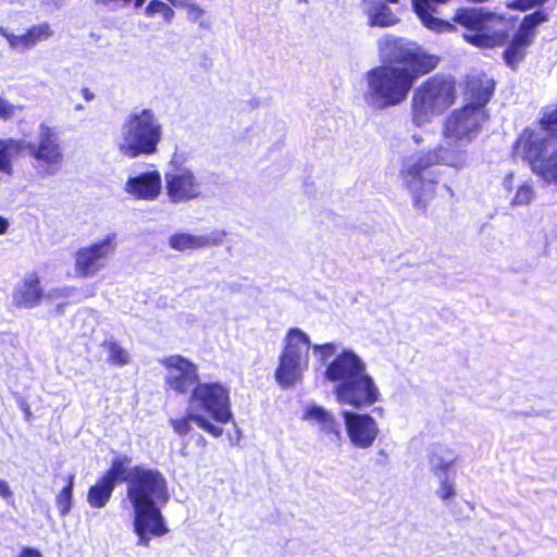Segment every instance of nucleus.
<instances>
[{
	"mask_svg": "<svg viewBox=\"0 0 557 557\" xmlns=\"http://www.w3.org/2000/svg\"><path fill=\"white\" fill-rule=\"evenodd\" d=\"M28 154L40 176L48 177L60 172L64 161L63 146L57 128L49 122L39 123L37 141H29Z\"/></svg>",
	"mask_w": 557,
	"mask_h": 557,
	"instance_id": "ddd939ff",
	"label": "nucleus"
},
{
	"mask_svg": "<svg viewBox=\"0 0 557 557\" xmlns=\"http://www.w3.org/2000/svg\"><path fill=\"white\" fill-rule=\"evenodd\" d=\"M42 295L39 277L33 273L26 275L15 285L12 302L17 308L30 309L39 305Z\"/></svg>",
	"mask_w": 557,
	"mask_h": 557,
	"instance_id": "b1692460",
	"label": "nucleus"
},
{
	"mask_svg": "<svg viewBox=\"0 0 557 557\" xmlns=\"http://www.w3.org/2000/svg\"><path fill=\"white\" fill-rule=\"evenodd\" d=\"M9 225H10V223H9L8 219L0 215V235H3L7 233Z\"/></svg>",
	"mask_w": 557,
	"mask_h": 557,
	"instance_id": "de8ad7c7",
	"label": "nucleus"
},
{
	"mask_svg": "<svg viewBox=\"0 0 557 557\" xmlns=\"http://www.w3.org/2000/svg\"><path fill=\"white\" fill-rule=\"evenodd\" d=\"M81 95L86 101H92L95 99V94L87 87L81 90Z\"/></svg>",
	"mask_w": 557,
	"mask_h": 557,
	"instance_id": "49530a36",
	"label": "nucleus"
},
{
	"mask_svg": "<svg viewBox=\"0 0 557 557\" xmlns=\"http://www.w3.org/2000/svg\"><path fill=\"white\" fill-rule=\"evenodd\" d=\"M542 123L546 124L547 126L557 125V107L544 114Z\"/></svg>",
	"mask_w": 557,
	"mask_h": 557,
	"instance_id": "ea45409f",
	"label": "nucleus"
},
{
	"mask_svg": "<svg viewBox=\"0 0 557 557\" xmlns=\"http://www.w3.org/2000/svg\"><path fill=\"white\" fill-rule=\"evenodd\" d=\"M131 461V458L127 456L115 457L112 461L110 469L103 474V476L106 478V480H109L114 485L119 480L127 482L126 476L129 470L133 469L129 468Z\"/></svg>",
	"mask_w": 557,
	"mask_h": 557,
	"instance_id": "c756f323",
	"label": "nucleus"
},
{
	"mask_svg": "<svg viewBox=\"0 0 557 557\" xmlns=\"http://www.w3.org/2000/svg\"><path fill=\"white\" fill-rule=\"evenodd\" d=\"M126 479L127 498L132 506H157L168 502L166 480L159 470L136 466Z\"/></svg>",
	"mask_w": 557,
	"mask_h": 557,
	"instance_id": "f8f14e48",
	"label": "nucleus"
},
{
	"mask_svg": "<svg viewBox=\"0 0 557 557\" xmlns=\"http://www.w3.org/2000/svg\"><path fill=\"white\" fill-rule=\"evenodd\" d=\"M467 145L451 141L446 147L437 146L404 159L400 178L410 193L416 207L425 208L435 196L436 178L434 172L429 169L437 164L456 170L465 168L469 160Z\"/></svg>",
	"mask_w": 557,
	"mask_h": 557,
	"instance_id": "f257e3e1",
	"label": "nucleus"
},
{
	"mask_svg": "<svg viewBox=\"0 0 557 557\" xmlns=\"http://www.w3.org/2000/svg\"><path fill=\"white\" fill-rule=\"evenodd\" d=\"M412 139L416 144H421L423 141L422 137L420 135H413Z\"/></svg>",
	"mask_w": 557,
	"mask_h": 557,
	"instance_id": "8fccbe9b",
	"label": "nucleus"
},
{
	"mask_svg": "<svg viewBox=\"0 0 557 557\" xmlns=\"http://www.w3.org/2000/svg\"><path fill=\"white\" fill-rule=\"evenodd\" d=\"M420 76L413 70L395 64L375 66L366 74L364 102L374 110L396 107L408 98Z\"/></svg>",
	"mask_w": 557,
	"mask_h": 557,
	"instance_id": "20e7f679",
	"label": "nucleus"
},
{
	"mask_svg": "<svg viewBox=\"0 0 557 557\" xmlns=\"http://www.w3.org/2000/svg\"><path fill=\"white\" fill-rule=\"evenodd\" d=\"M453 22L466 28L465 41L478 48L500 46L507 38L506 21L479 8L458 9Z\"/></svg>",
	"mask_w": 557,
	"mask_h": 557,
	"instance_id": "6e6552de",
	"label": "nucleus"
},
{
	"mask_svg": "<svg viewBox=\"0 0 557 557\" xmlns=\"http://www.w3.org/2000/svg\"><path fill=\"white\" fill-rule=\"evenodd\" d=\"M184 7L187 9V18L191 22L202 25V16L205 11L197 3H186Z\"/></svg>",
	"mask_w": 557,
	"mask_h": 557,
	"instance_id": "e433bc0d",
	"label": "nucleus"
},
{
	"mask_svg": "<svg viewBox=\"0 0 557 557\" xmlns=\"http://www.w3.org/2000/svg\"><path fill=\"white\" fill-rule=\"evenodd\" d=\"M367 16L371 26L389 27L399 22V18L383 2H369Z\"/></svg>",
	"mask_w": 557,
	"mask_h": 557,
	"instance_id": "cd10ccee",
	"label": "nucleus"
},
{
	"mask_svg": "<svg viewBox=\"0 0 557 557\" xmlns=\"http://www.w3.org/2000/svg\"><path fill=\"white\" fill-rule=\"evenodd\" d=\"M283 344L274 376L282 388H289L302 379L308 369L311 342L302 330L293 327L287 331Z\"/></svg>",
	"mask_w": 557,
	"mask_h": 557,
	"instance_id": "9d476101",
	"label": "nucleus"
},
{
	"mask_svg": "<svg viewBox=\"0 0 557 557\" xmlns=\"http://www.w3.org/2000/svg\"><path fill=\"white\" fill-rule=\"evenodd\" d=\"M170 423L176 434L187 435L191 431V423H194L189 414V406H187L186 416L172 419Z\"/></svg>",
	"mask_w": 557,
	"mask_h": 557,
	"instance_id": "f704fd0d",
	"label": "nucleus"
},
{
	"mask_svg": "<svg viewBox=\"0 0 557 557\" xmlns=\"http://www.w3.org/2000/svg\"><path fill=\"white\" fill-rule=\"evenodd\" d=\"M117 247L116 234H107L103 238L79 247L74 255L76 276L88 278L96 276L107 268Z\"/></svg>",
	"mask_w": 557,
	"mask_h": 557,
	"instance_id": "4468645a",
	"label": "nucleus"
},
{
	"mask_svg": "<svg viewBox=\"0 0 557 557\" xmlns=\"http://www.w3.org/2000/svg\"><path fill=\"white\" fill-rule=\"evenodd\" d=\"M144 14L148 18L160 16L168 24L172 23L175 16L174 10L168 3L161 0H151L146 5Z\"/></svg>",
	"mask_w": 557,
	"mask_h": 557,
	"instance_id": "7c9ffc66",
	"label": "nucleus"
},
{
	"mask_svg": "<svg viewBox=\"0 0 557 557\" xmlns=\"http://www.w3.org/2000/svg\"><path fill=\"white\" fill-rule=\"evenodd\" d=\"M313 354L320 358V361L325 362L330 357L334 356L337 351V346L334 343L315 344L311 345Z\"/></svg>",
	"mask_w": 557,
	"mask_h": 557,
	"instance_id": "c9c22d12",
	"label": "nucleus"
},
{
	"mask_svg": "<svg viewBox=\"0 0 557 557\" xmlns=\"http://www.w3.org/2000/svg\"><path fill=\"white\" fill-rule=\"evenodd\" d=\"M0 496L3 499H9L12 497V491L9 486V483L2 479H0Z\"/></svg>",
	"mask_w": 557,
	"mask_h": 557,
	"instance_id": "79ce46f5",
	"label": "nucleus"
},
{
	"mask_svg": "<svg viewBox=\"0 0 557 557\" xmlns=\"http://www.w3.org/2000/svg\"><path fill=\"white\" fill-rule=\"evenodd\" d=\"M302 420L315 428L331 443L338 444L342 438L341 424L333 412L318 405H308Z\"/></svg>",
	"mask_w": 557,
	"mask_h": 557,
	"instance_id": "4be33fe9",
	"label": "nucleus"
},
{
	"mask_svg": "<svg viewBox=\"0 0 557 557\" xmlns=\"http://www.w3.org/2000/svg\"><path fill=\"white\" fill-rule=\"evenodd\" d=\"M103 3H110V2H114V3H117L120 5H128V4H134L135 8H139L144 4L145 0H101Z\"/></svg>",
	"mask_w": 557,
	"mask_h": 557,
	"instance_id": "a19ab883",
	"label": "nucleus"
},
{
	"mask_svg": "<svg viewBox=\"0 0 557 557\" xmlns=\"http://www.w3.org/2000/svg\"><path fill=\"white\" fill-rule=\"evenodd\" d=\"M29 141L26 139L7 138L0 139V172L11 174L12 161L24 151L28 152Z\"/></svg>",
	"mask_w": 557,
	"mask_h": 557,
	"instance_id": "a878e982",
	"label": "nucleus"
},
{
	"mask_svg": "<svg viewBox=\"0 0 557 557\" xmlns=\"http://www.w3.org/2000/svg\"><path fill=\"white\" fill-rule=\"evenodd\" d=\"M18 557H42L39 550L30 547H25Z\"/></svg>",
	"mask_w": 557,
	"mask_h": 557,
	"instance_id": "c03bdc74",
	"label": "nucleus"
},
{
	"mask_svg": "<svg viewBox=\"0 0 557 557\" xmlns=\"http://www.w3.org/2000/svg\"><path fill=\"white\" fill-rule=\"evenodd\" d=\"M71 293H72L71 288H61V289L53 290L49 296L55 297V298L57 297H69Z\"/></svg>",
	"mask_w": 557,
	"mask_h": 557,
	"instance_id": "a18cd8bd",
	"label": "nucleus"
},
{
	"mask_svg": "<svg viewBox=\"0 0 557 557\" xmlns=\"http://www.w3.org/2000/svg\"><path fill=\"white\" fill-rule=\"evenodd\" d=\"M456 99L455 83L449 77L432 76L422 83L411 100L412 121L417 126L430 123L449 108Z\"/></svg>",
	"mask_w": 557,
	"mask_h": 557,
	"instance_id": "1a4fd4ad",
	"label": "nucleus"
},
{
	"mask_svg": "<svg viewBox=\"0 0 557 557\" xmlns=\"http://www.w3.org/2000/svg\"><path fill=\"white\" fill-rule=\"evenodd\" d=\"M377 50L384 64L407 67L421 75L431 72L438 62L437 57L428 53L416 42L392 35L383 36L377 40Z\"/></svg>",
	"mask_w": 557,
	"mask_h": 557,
	"instance_id": "9b49d317",
	"label": "nucleus"
},
{
	"mask_svg": "<svg viewBox=\"0 0 557 557\" xmlns=\"http://www.w3.org/2000/svg\"><path fill=\"white\" fill-rule=\"evenodd\" d=\"M0 35L5 38L11 49L25 52L52 38L54 30L48 22H41L28 27L22 34L11 33L8 28L0 26Z\"/></svg>",
	"mask_w": 557,
	"mask_h": 557,
	"instance_id": "aec40b11",
	"label": "nucleus"
},
{
	"mask_svg": "<svg viewBox=\"0 0 557 557\" xmlns=\"http://www.w3.org/2000/svg\"><path fill=\"white\" fill-rule=\"evenodd\" d=\"M513 186H515V174L512 172H510L505 175V177L503 180V187L506 190L511 191L513 189Z\"/></svg>",
	"mask_w": 557,
	"mask_h": 557,
	"instance_id": "37998d69",
	"label": "nucleus"
},
{
	"mask_svg": "<svg viewBox=\"0 0 557 557\" xmlns=\"http://www.w3.org/2000/svg\"><path fill=\"white\" fill-rule=\"evenodd\" d=\"M188 406L194 423L214 437L222 436L223 429L213 422L225 424L233 418L230 391L219 382H199L190 393Z\"/></svg>",
	"mask_w": 557,
	"mask_h": 557,
	"instance_id": "39448f33",
	"label": "nucleus"
},
{
	"mask_svg": "<svg viewBox=\"0 0 557 557\" xmlns=\"http://www.w3.org/2000/svg\"><path fill=\"white\" fill-rule=\"evenodd\" d=\"M438 480V486L435 491L436 496L446 502L456 495V485L449 475L435 476Z\"/></svg>",
	"mask_w": 557,
	"mask_h": 557,
	"instance_id": "473e14b6",
	"label": "nucleus"
},
{
	"mask_svg": "<svg viewBox=\"0 0 557 557\" xmlns=\"http://www.w3.org/2000/svg\"><path fill=\"white\" fill-rule=\"evenodd\" d=\"M174 7H184L188 0H168Z\"/></svg>",
	"mask_w": 557,
	"mask_h": 557,
	"instance_id": "09e8293b",
	"label": "nucleus"
},
{
	"mask_svg": "<svg viewBox=\"0 0 557 557\" xmlns=\"http://www.w3.org/2000/svg\"><path fill=\"white\" fill-rule=\"evenodd\" d=\"M324 377L337 383L334 396L338 405L352 409L368 408L381 398V393L367 371L366 362L352 350L343 349L326 366Z\"/></svg>",
	"mask_w": 557,
	"mask_h": 557,
	"instance_id": "f03ea898",
	"label": "nucleus"
},
{
	"mask_svg": "<svg viewBox=\"0 0 557 557\" xmlns=\"http://www.w3.org/2000/svg\"><path fill=\"white\" fill-rule=\"evenodd\" d=\"M74 475H69L67 484L62 488V491L57 495V505L59 512L62 517L66 516L72 508V497H73V483Z\"/></svg>",
	"mask_w": 557,
	"mask_h": 557,
	"instance_id": "2f4dec72",
	"label": "nucleus"
},
{
	"mask_svg": "<svg viewBox=\"0 0 557 557\" xmlns=\"http://www.w3.org/2000/svg\"><path fill=\"white\" fill-rule=\"evenodd\" d=\"M134 531L138 545L148 546L153 536H162L168 532L160 509L157 506H133Z\"/></svg>",
	"mask_w": 557,
	"mask_h": 557,
	"instance_id": "a211bd4d",
	"label": "nucleus"
},
{
	"mask_svg": "<svg viewBox=\"0 0 557 557\" xmlns=\"http://www.w3.org/2000/svg\"><path fill=\"white\" fill-rule=\"evenodd\" d=\"M114 487L115 485L102 475L88 491L87 502L90 507L103 508L109 503Z\"/></svg>",
	"mask_w": 557,
	"mask_h": 557,
	"instance_id": "c85d7f7f",
	"label": "nucleus"
},
{
	"mask_svg": "<svg viewBox=\"0 0 557 557\" xmlns=\"http://www.w3.org/2000/svg\"><path fill=\"white\" fill-rule=\"evenodd\" d=\"M533 197H534L533 187L528 183H523L518 187L517 193H516L511 203L513 206L529 205L532 201Z\"/></svg>",
	"mask_w": 557,
	"mask_h": 557,
	"instance_id": "72a5a7b5",
	"label": "nucleus"
},
{
	"mask_svg": "<svg viewBox=\"0 0 557 557\" xmlns=\"http://www.w3.org/2000/svg\"><path fill=\"white\" fill-rule=\"evenodd\" d=\"M123 189L134 199L156 200L162 190L161 174L158 170L137 173L126 180Z\"/></svg>",
	"mask_w": 557,
	"mask_h": 557,
	"instance_id": "412c9836",
	"label": "nucleus"
},
{
	"mask_svg": "<svg viewBox=\"0 0 557 557\" xmlns=\"http://www.w3.org/2000/svg\"><path fill=\"white\" fill-rule=\"evenodd\" d=\"M163 127L151 109H135L123 121L116 139L119 152L129 159L157 151Z\"/></svg>",
	"mask_w": 557,
	"mask_h": 557,
	"instance_id": "423d86ee",
	"label": "nucleus"
},
{
	"mask_svg": "<svg viewBox=\"0 0 557 557\" xmlns=\"http://www.w3.org/2000/svg\"><path fill=\"white\" fill-rule=\"evenodd\" d=\"M164 182L166 196L172 203H186L202 194L200 180L187 168H176L166 172Z\"/></svg>",
	"mask_w": 557,
	"mask_h": 557,
	"instance_id": "dca6fc26",
	"label": "nucleus"
},
{
	"mask_svg": "<svg viewBox=\"0 0 557 557\" xmlns=\"http://www.w3.org/2000/svg\"><path fill=\"white\" fill-rule=\"evenodd\" d=\"M163 367V381L168 389L186 395L199 383L198 366L182 355H171L159 360Z\"/></svg>",
	"mask_w": 557,
	"mask_h": 557,
	"instance_id": "2eb2a0df",
	"label": "nucleus"
},
{
	"mask_svg": "<svg viewBox=\"0 0 557 557\" xmlns=\"http://www.w3.org/2000/svg\"><path fill=\"white\" fill-rule=\"evenodd\" d=\"M494 90L491 79H472L468 83L466 104L446 117L443 135L450 141L471 143L480 133L488 114L485 106Z\"/></svg>",
	"mask_w": 557,
	"mask_h": 557,
	"instance_id": "7ed1b4c3",
	"label": "nucleus"
},
{
	"mask_svg": "<svg viewBox=\"0 0 557 557\" xmlns=\"http://www.w3.org/2000/svg\"><path fill=\"white\" fill-rule=\"evenodd\" d=\"M346 431L351 444L358 448L371 447L380 432L379 424L368 413H357L348 410L342 411Z\"/></svg>",
	"mask_w": 557,
	"mask_h": 557,
	"instance_id": "f3484780",
	"label": "nucleus"
},
{
	"mask_svg": "<svg viewBox=\"0 0 557 557\" xmlns=\"http://www.w3.org/2000/svg\"><path fill=\"white\" fill-rule=\"evenodd\" d=\"M547 0H518L515 8L525 10L545 3Z\"/></svg>",
	"mask_w": 557,
	"mask_h": 557,
	"instance_id": "58836bf2",
	"label": "nucleus"
},
{
	"mask_svg": "<svg viewBox=\"0 0 557 557\" xmlns=\"http://www.w3.org/2000/svg\"><path fill=\"white\" fill-rule=\"evenodd\" d=\"M83 109H84V107H83L82 104H76V106H75V110H77V111H81V110H83Z\"/></svg>",
	"mask_w": 557,
	"mask_h": 557,
	"instance_id": "3c124183",
	"label": "nucleus"
},
{
	"mask_svg": "<svg viewBox=\"0 0 557 557\" xmlns=\"http://www.w3.org/2000/svg\"><path fill=\"white\" fill-rule=\"evenodd\" d=\"M225 235V232L220 230L202 235L175 233L169 238V245L172 249L177 251L194 250L219 245L223 242Z\"/></svg>",
	"mask_w": 557,
	"mask_h": 557,
	"instance_id": "5701e85b",
	"label": "nucleus"
},
{
	"mask_svg": "<svg viewBox=\"0 0 557 557\" xmlns=\"http://www.w3.org/2000/svg\"><path fill=\"white\" fill-rule=\"evenodd\" d=\"M101 351L104 354L106 363L115 368L128 366L132 361L129 351L122 344L110 336L100 345Z\"/></svg>",
	"mask_w": 557,
	"mask_h": 557,
	"instance_id": "bb28decb",
	"label": "nucleus"
},
{
	"mask_svg": "<svg viewBox=\"0 0 557 557\" xmlns=\"http://www.w3.org/2000/svg\"><path fill=\"white\" fill-rule=\"evenodd\" d=\"M513 154L525 160L543 181L557 184V133L525 128L516 140Z\"/></svg>",
	"mask_w": 557,
	"mask_h": 557,
	"instance_id": "0eeeda50",
	"label": "nucleus"
},
{
	"mask_svg": "<svg viewBox=\"0 0 557 557\" xmlns=\"http://www.w3.org/2000/svg\"><path fill=\"white\" fill-rule=\"evenodd\" d=\"M15 113V106L0 97V117L8 120Z\"/></svg>",
	"mask_w": 557,
	"mask_h": 557,
	"instance_id": "4c0bfd02",
	"label": "nucleus"
},
{
	"mask_svg": "<svg viewBox=\"0 0 557 557\" xmlns=\"http://www.w3.org/2000/svg\"><path fill=\"white\" fill-rule=\"evenodd\" d=\"M459 460V454L444 445H434L429 453V467L434 476L448 475Z\"/></svg>",
	"mask_w": 557,
	"mask_h": 557,
	"instance_id": "393cba45",
	"label": "nucleus"
},
{
	"mask_svg": "<svg viewBox=\"0 0 557 557\" xmlns=\"http://www.w3.org/2000/svg\"><path fill=\"white\" fill-rule=\"evenodd\" d=\"M548 20V13L545 10H539L527 15L510 46L505 51L506 62L515 66L524 55L525 48L531 44L535 28Z\"/></svg>",
	"mask_w": 557,
	"mask_h": 557,
	"instance_id": "6ab92c4d",
	"label": "nucleus"
}]
</instances>
